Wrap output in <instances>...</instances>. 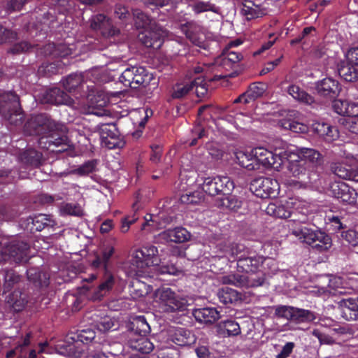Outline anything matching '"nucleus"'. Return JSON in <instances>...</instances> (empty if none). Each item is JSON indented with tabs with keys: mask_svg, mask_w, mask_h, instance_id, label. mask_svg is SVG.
Wrapping results in <instances>:
<instances>
[{
	"mask_svg": "<svg viewBox=\"0 0 358 358\" xmlns=\"http://www.w3.org/2000/svg\"><path fill=\"white\" fill-rule=\"evenodd\" d=\"M27 229L31 233L41 231L45 227L52 226V220L48 215L39 214L34 217H29L27 220Z\"/></svg>",
	"mask_w": 358,
	"mask_h": 358,
	"instance_id": "nucleus-32",
	"label": "nucleus"
},
{
	"mask_svg": "<svg viewBox=\"0 0 358 358\" xmlns=\"http://www.w3.org/2000/svg\"><path fill=\"white\" fill-rule=\"evenodd\" d=\"M32 48L33 45L27 41H21L13 44L8 50V52L13 55L22 54L29 52Z\"/></svg>",
	"mask_w": 358,
	"mask_h": 358,
	"instance_id": "nucleus-60",
	"label": "nucleus"
},
{
	"mask_svg": "<svg viewBox=\"0 0 358 358\" xmlns=\"http://www.w3.org/2000/svg\"><path fill=\"white\" fill-rule=\"evenodd\" d=\"M234 189V181L228 176L208 177L202 184L203 191L212 196L230 194Z\"/></svg>",
	"mask_w": 358,
	"mask_h": 358,
	"instance_id": "nucleus-6",
	"label": "nucleus"
},
{
	"mask_svg": "<svg viewBox=\"0 0 358 358\" xmlns=\"http://www.w3.org/2000/svg\"><path fill=\"white\" fill-rule=\"evenodd\" d=\"M264 261V257L251 248L245 257L238 260L237 268L241 272L255 273Z\"/></svg>",
	"mask_w": 358,
	"mask_h": 358,
	"instance_id": "nucleus-17",
	"label": "nucleus"
},
{
	"mask_svg": "<svg viewBox=\"0 0 358 358\" xmlns=\"http://www.w3.org/2000/svg\"><path fill=\"white\" fill-rule=\"evenodd\" d=\"M220 327L228 336H238L241 334V327L239 324L234 320H227L220 323Z\"/></svg>",
	"mask_w": 358,
	"mask_h": 358,
	"instance_id": "nucleus-49",
	"label": "nucleus"
},
{
	"mask_svg": "<svg viewBox=\"0 0 358 358\" xmlns=\"http://www.w3.org/2000/svg\"><path fill=\"white\" fill-rule=\"evenodd\" d=\"M136 79L133 87L136 88L139 86L146 87L152 85L155 87L157 85L156 78L152 73H150L145 67L138 66L136 69Z\"/></svg>",
	"mask_w": 358,
	"mask_h": 358,
	"instance_id": "nucleus-33",
	"label": "nucleus"
},
{
	"mask_svg": "<svg viewBox=\"0 0 358 358\" xmlns=\"http://www.w3.org/2000/svg\"><path fill=\"white\" fill-rule=\"evenodd\" d=\"M243 58L242 54L234 51H229L227 53H223L220 57L217 58L215 63L223 66H231L232 64L238 63L242 60Z\"/></svg>",
	"mask_w": 358,
	"mask_h": 358,
	"instance_id": "nucleus-44",
	"label": "nucleus"
},
{
	"mask_svg": "<svg viewBox=\"0 0 358 358\" xmlns=\"http://www.w3.org/2000/svg\"><path fill=\"white\" fill-rule=\"evenodd\" d=\"M220 302L224 305L234 304L241 300L242 294L228 287L220 288L217 294Z\"/></svg>",
	"mask_w": 358,
	"mask_h": 358,
	"instance_id": "nucleus-35",
	"label": "nucleus"
},
{
	"mask_svg": "<svg viewBox=\"0 0 358 358\" xmlns=\"http://www.w3.org/2000/svg\"><path fill=\"white\" fill-rule=\"evenodd\" d=\"M99 132L101 144L108 149L120 148L124 143L121 141L120 134L114 123L101 124L99 126Z\"/></svg>",
	"mask_w": 358,
	"mask_h": 358,
	"instance_id": "nucleus-12",
	"label": "nucleus"
},
{
	"mask_svg": "<svg viewBox=\"0 0 358 358\" xmlns=\"http://www.w3.org/2000/svg\"><path fill=\"white\" fill-rule=\"evenodd\" d=\"M29 250V245L22 241H14L7 248L10 259L16 263L27 262Z\"/></svg>",
	"mask_w": 358,
	"mask_h": 358,
	"instance_id": "nucleus-20",
	"label": "nucleus"
},
{
	"mask_svg": "<svg viewBox=\"0 0 358 358\" xmlns=\"http://www.w3.org/2000/svg\"><path fill=\"white\" fill-rule=\"evenodd\" d=\"M159 227L157 217L151 214H148L144 217V222L141 224V229L151 232Z\"/></svg>",
	"mask_w": 358,
	"mask_h": 358,
	"instance_id": "nucleus-57",
	"label": "nucleus"
},
{
	"mask_svg": "<svg viewBox=\"0 0 358 358\" xmlns=\"http://www.w3.org/2000/svg\"><path fill=\"white\" fill-rule=\"evenodd\" d=\"M97 275L90 274L88 278L83 279L81 289L92 301H101L115 285V278L111 272H104L98 283Z\"/></svg>",
	"mask_w": 358,
	"mask_h": 358,
	"instance_id": "nucleus-3",
	"label": "nucleus"
},
{
	"mask_svg": "<svg viewBox=\"0 0 358 358\" xmlns=\"http://www.w3.org/2000/svg\"><path fill=\"white\" fill-rule=\"evenodd\" d=\"M158 250L154 245L143 246L135 251L132 264L137 268H144L146 267L158 265Z\"/></svg>",
	"mask_w": 358,
	"mask_h": 358,
	"instance_id": "nucleus-11",
	"label": "nucleus"
},
{
	"mask_svg": "<svg viewBox=\"0 0 358 358\" xmlns=\"http://www.w3.org/2000/svg\"><path fill=\"white\" fill-rule=\"evenodd\" d=\"M115 252V248L111 245H104L99 253L95 255L92 262V266L94 268H103L104 272H110L108 265L110 259Z\"/></svg>",
	"mask_w": 358,
	"mask_h": 358,
	"instance_id": "nucleus-25",
	"label": "nucleus"
},
{
	"mask_svg": "<svg viewBox=\"0 0 358 358\" xmlns=\"http://www.w3.org/2000/svg\"><path fill=\"white\" fill-rule=\"evenodd\" d=\"M132 13H131L129 8L122 4H117L115 7L114 15L120 20L127 21L131 18Z\"/></svg>",
	"mask_w": 358,
	"mask_h": 358,
	"instance_id": "nucleus-62",
	"label": "nucleus"
},
{
	"mask_svg": "<svg viewBox=\"0 0 358 358\" xmlns=\"http://www.w3.org/2000/svg\"><path fill=\"white\" fill-rule=\"evenodd\" d=\"M252 150L259 169H260L262 166L278 168L284 163V159L288 160L286 152H280L279 155H276L262 147L255 148L252 149Z\"/></svg>",
	"mask_w": 358,
	"mask_h": 358,
	"instance_id": "nucleus-10",
	"label": "nucleus"
},
{
	"mask_svg": "<svg viewBox=\"0 0 358 358\" xmlns=\"http://www.w3.org/2000/svg\"><path fill=\"white\" fill-rule=\"evenodd\" d=\"M0 115L10 124L20 125L24 119L20 99L13 90H0Z\"/></svg>",
	"mask_w": 358,
	"mask_h": 358,
	"instance_id": "nucleus-2",
	"label": "nucleus"
},
{
	"mask_svg": "<svg viewBox=\"0 0 358 358\" xmlns=\"http://www.w3.org/2000/svg\"><path fill=\"white\" fill-rule=\"evenodd\" d=\"M169 338L179 346H190L196 341V337L192 331L182 327L170 329Z\"/></svg>",
	"mask_w": 358,
	"mask_h": 358,
	"instance_id": "nucleus-19",
	"label": "nucleus"
},
{
	"mask_svg": "<svg viewBox=\"0 0 358 358\" xmlns=\"http://www.w3.org/2000/svg\"><path fill=\"white\" fill-rule=\"evenodd\" d=\"M90 27L93 30H99L103 36L110 38L120 34V29L113 27L110 20L103 14H96L90 20Z\"/></svg>",
	"mask_w": 358,
	"mask_h": 358,
	"instance_id": "nucleus-15",
	"label": "nucleus"
},
{
	"mask_svg": "<svg viewBox=\"0 0 358 358\" xmlns=\"http://www.w3.org/2000/svg\"><path fill=\"white\" fill-rule=\"evenodd\" d=\"M41 53L52 58H66L72 55L73 51L72 48L65 43H49L41 48Z\"/></svg>",
	"mask_w": 358,
	"mask_h": 358,
	"instance_id": "nucleus-21",
	"label": "nucleus"
},
{
	"mask_svg": "<svg viewBox=\"0 0 358 358\" xmlns=\"http://www.w3.org/2000/svg\"><path fill=\"white\" fill-rule=\"evenodd\" d=\"M22 278V275H19L13 269L6 271L4 275V292H9L15 286H18L21 282Z\"/></svg>",
	"mask_w": 358,
	"mask_h": 358,
	"instance_id": "nucleus-45",
	"label": "nucleus"
},
{
	"mask_svg": "<svg viewBox=\"0 0 358 358\" xmlns=\"http://www.w3.org/2000/svg\"><path fill=\"white\" fill-rule=\"evenodd\" d=\"M242 11L248 20L257 18L264 15V10L251 0L243 1Z\"/></svg>",
	"mask_w": 358,
	"mask_h": 358,
	"instance_id": "nucleus-40",
	"label": "nucleus"
},
{
	"mask_svg": "<svg viewBox=\"0 0 358 358\" xmlns=\"http://www.w3.org/2000/svg\"><path fill=\"white\" fill-rule=\"evenodd\" d=\"M20 161L30 166L39 167L42 164L43 155L35 149H27L21 153Z\"/></svg>",
	"mask_w": 358,
	"mask_h": 358,
	"instance_id": "nucleus-37",
	"label": "nucleus"
},
{
	"mask_svg": "<svg viewBox=\"0 0 358 358\" xmlns=\"http://www.w3.org/2000/svg\"><path fill=\"white\" fill-rule=\"evenodd\" d=\"M266 89V85L263 83H252L245 92L248 99L245 100V104L249 103L261 97L265 92Z\"/></svg>",
	"mask_w": 358,
	"mask_h": 358,
	"instance_id": "nucleus-43",
	"label": "nucleus"
},
{
	"mask_svg": "<svg viewBox=\"0 0 358 358\" xmlns=\"http://www.w3.org/2000/svg\"><path fill=\"white\" fill-rule=\"evenodd\" d=\"M192 10L196 14H200L203 12L211 11L217 13V7L210 1H198L192 6Z\"/></svg>",
	"mask_w": 358,
	"mask_h": 358,
	"instance_id": "nucleus-52",
	"label": "nucleus"
},
{
	"mask_svg": "<svg viewBox=\"0 0 358 358\" xmlns=\"http://www.w3.org/2000/svg\"><path fill=\"white\" fill-rule=\"evenodd\" d=\"M294 204L292 199L286 201L285 204L275 206L274 204L268 205L267 210L268 213H273L275 217L281 219H287L291 217L292 213V205Z\"/></svg>",
	"mask_w": 358,
	"mask_h": 358,
	"instance_id": "nucleus-39",
	"label": "nucleus"
},
{
	"mask_svg": "<svg viewBox=\"0 0 358 358\" xmlns=\"http://www.w3.org/2000/svg\"><path fill=\"white\" fill-rule=\"evenodd\" d=\"M192 90L191 82L187 84L178 83L173 87L171 96L173 99H181Z\"/></svg>",
	"mask_w": 358,
	"mask_h": 358,
	"instance_id": "nucleus-58",
	"label": "nucleus"
},
{
	"mask_svg": "<svg viewBox=\"0 0 358 358\" xmlns=\"http://www.w3.org/2000/svg\"><path fill=\"white\" fill-rule=\"evenodd\" d=\"M115 325L113 318L109 316L101 317L100 320L96 322V327L100 331L106 332L111 329Z\"/></svg>",
	"mask_w": 358,
	"mask_h": 358,
	"instance_id": "nucleus-63",
	"label": "nucleus"
},
{
	"mask_svg": "<svg viewBox=\"0 0 358 358\" xmlns=\"http://www.w3.org/2000/svg\"><path fill=\"white\" fill-rule=\"evenodd\" d=\"M288 93L290 94L294 99L299 100L302 102L310 104L313 102V98L306 93L305 91L302 90L299 86L295 85H292L288 87Z\"/></svg>",
	"mask_w": 358,
	"mask_h": 358,
	"instance_id": "nucleus-48",
	"label": "nucleus"
},
{
	"mask_svg": "<svg viewBox=\"0 0 358 358\" xmlns=\"http://www.w3.org/2000/svg\"><path fill=\"white\" fill-rule=\"evenodd\" d=\"M298 158H301L305 164L308 162L314 166L320 165L322 163V156L316 150L312 148H302L301 155L297 156Z\"/></svg>",
	"mask_w": 358,
	"mask_h": 358,
	"instance_id": "nucleus-42",
	"label": "nucleus"
},
{
	"mask_svg": "<svg viewBox=\"0 0 358 358\" xmlns=\"http://www.w3.org/2000/svg\"><path fill=\"white\" fill-rule=\"evenodd\" d=\"M83 76L73 73L68 76L63 81V86L69 92H74L83 83Z\"/></svg>",
	"mask_w": 358,
	"mask_h": 358,
	"instance_id": "nucleus-50",
	"label": "nucleus"
},
{
	"mask_svg": "<svg viewBox=\"0 0 358 358\" xmlns=\"http://www.w3.org/2000/svg\"><path fill=\"white\" fill-rule=\"evenodd\" d=\"M90 106L93 108H103L106 105L107 100L105 96L100 92H97V95H88Z\"/></svg>",
	"mask_w": 358,
	"mask_h": 358,
	"instance_id": "nucleus-61",
	"label": "nucleus"
},
{
	"mask_svg": "<svg viewBox=\"0 0 358 358\" xmlns=\"http://www.w3.org/2000/svg\"><path fill=\"white\" fill-rule=\"evenodd\" d=\"M24 131L29 136H39L38 143L42 149L63 152L70 146L66 127L46 113L31 115L24 124Z\"/></svg>",
	"mask_w": 358,
	"mask_h": 358,
	"instance_id": "nucleus-1",
	"label": "nucleus"
},
{
	"mask_svg": "<svg viewBox=\"0 0 358 358\" xmlns=\"http://www.w3.org/2000/svg\"><path fill=\"white\" fill-rule=\"evenodd\" d=\"M190 233L184 227H175L169 229L159 233L156 237V242L159 243H168L170 242L182 243L189 241Z\"/></svg>",
	"mask_w": 358,
	"mask_h": 358,
	"instance_id": "nucleus-14",
	"label": "nucleus"
},
{
	"mask_svg": "<svg viewBox=\"0 0 358 358\" xmlns=\"http://www.w3.org/2000/svg\"><path fill=\"white\" fill-rule=\"evenodd\" d=\"M356 67L347 62H341L338 64V72L346 82L356 83L358 81V69Z\"/></svg>",
	"mask_w": 358,
	"mask_h": 358,
	"instance_id": "nucleus-36",
	"label": "nucleus"
},
{
	"mask_svg": "<svg viewBox=\"0 0 358 358\" xmlns=\"http://www.w3.org/2000/svg\"><path fill=\"white\" fill-rule=\"evenodd\" d=\"M29 281L35 287L39 288L47 287L50 283V275L48 273L42 272L38 268H29L27 270Z\"/></svg>",
	"mask_w": 358,
	"mask_h": 358,
	"instance_id": "nucleus-30",
	"label": "nucleus"
},
{
	"mask_svg": "<svg viewBox=\"0 0 358 358\" xmlns=\"http://www.w3.org/2000/svg\"><path fill=\"white\" fill-rule=\"evenodd\" d=\"M220 281L224 285H234L241 287H254L262 286L265 281V278L264 274L253 277L236 273L223 275Z\"/></svg>",
	"mask_w": 358,
	"mask_h": 358,
	"instance_id": "nucleus-13",
	"label": "nucleus"
},
{
	"mask_svg": "<svg viewBox=\"0 0 358 358\" xmlns=\"http://www.w3.org/2000/svg\"><path fill=\"white\" fill-rule=\"evenodd\" d=\"M129 347L142 354H149L154 349V345L146 336L129 337Z\"/></svg>",
	"mask_w": 358,
	"mask_h": 358,
	"instance_id": "nucleus-34",
	"label": "nucleus"
},
{
	"mask_svg": "<svg viewBox=\"0 0 358 358\" xmlns=\"http://www.w3.org/2000/svg\"><path fill=\"white\" fill-rule=\"evenodd\" d=\"M192 315L196 322L205 324H213L220 317V312L215 308H195Z\"/></svg>",
	"mask_w": 358,
	"mask_h": 358,
	"instance_id": "nucleus-24",
	"label": "nucleus"
},
{
	"mask_svg": "<svg viewBox=\"0 0 358 358\" xmlns=\"http://www.w3.org/2000/svg\"><path fill=\"white\" fill-rule=\"evenodd\" d=\"M196 24L194 22H187L180 25L181 31L193 43H196L198 38L195 33Z\"/></svg>",
	"mask_w": 358,
	"mask_h": 358,
	"instance_id": "nucleus-56",
	"label": "nucleus"
},
{
	"mask_svg": "<svg viewBox=\"0 0 358 358\" xmlns=\"http://www.w3.org/2000/svg\"><path fill=\"white\" fill-rule=\"evenodd\" d=\"M341 315L346 320H358V305L353 299H343L340 303Z\"/></svg>",
	"mask_w": 358,
	"mask_h": 358,
	"instance_id": "nucleus-31",
	"label": "nucleus"
},
{
	"mask_svg": "<svg viewBox=\"0 0 358 358\" xmlns=\"http://www.w3.org/2000/svg\"><path fill=\"white\" fill-rule=\"evenodd\" d=\"M138 66H130L127 68L121 74L120 80L126 86L132 87L136 79V71Z\"/></svg>",
	"mask_w": 358,
	"mask_h": 358,
	"instance_id": "nucleus-51",
	"label": "nucleus"
},
{
	"mask_svg": "<svg viewBox=\"0 0 358 358\" xmlns=\"http://www.w3.org/2000/svg\"><path fill=\"white\" fill-rule=\"evenodd\" d=\"M6 302L14 312L22 311L28 302L27 294L19 289H15L6 297Z\"/></svg>",
	"mask_w": 358,
	"mask_h": 358,
	"instance_id": "nucleus-27",
	"label": "nucleus"
},
{
	"mask_svg": "<svg viewBox=\"0 0 358 358\" xmlns=\"http://www.w3.org/2000/svg\"><path fill=\"white\" fill-rule=\"evenodd\" d=\"M224 196L220 200V206L227 209L236 211L242 206V201L236 196L230 194H222Z\"/></svg>",
	"mask_w": 358,
	"mask_h": 358,
	"instance_id": "nucleus-46",
	"label": "nucleus"
},
{
	"mask_svg": "<svg viewBox=\"0 0 358 358\" xmlns=\"http://www.w3.org/2000/svg\"><path fill=\"white\" fill-rule=\"evenodd\" d=\"M96 337V331L92 327H87L78 329L76 333H71L67 335V339L71 340L73 343L67 345L68 355L74 358L82 356L85 350L80 346V343L88 345L91 343Z\"/></svg>",
	"mask_w": 358,
	"mask_h": 358,
	"instance_id": "nucleus-5",
	"label": "nucleus"
},
{
	"mask_svg": "<svg viewBox=\"0 0 358 358\" xmlns=\"http://www.w3.org/2000/svg\"><path fill=\"white\" fill-rule=\"evenodd\" d=\"M250 190L262 199L275 197L278 194L279 185L276 180L262 177L250 182Z\"/></svg>",
	"mask_w": 358,
	"mask_h": 358,
	"instance_id": "nucleus-9",
	"label": "nucleus"
},
{
	"mask_svg": "<svg viewBox=\"0 0 358 358\" xmlns=\"http://www.w3.org/2000/svg\"><path fill=\"white\" fill-rule=\"evenodd\" d=\"M238 164L242 167L249 170H259L257 161L253 157L252 150L239 151L236 154Z\"/></svg>",
	"mask_w": 358,
	"mask_h": 358,
	"instance_id": "nucleus-38",
	"label": "nucleus"
},
{
	"mask_svg": "<svg viewBox=\"0 0 358 358\" xmlns=\"http://www.w3.org/2000/svg\"><path fill=\"white\" fill-rule=\"evenodd\" d=\"M156 295L164 306V312H183L187 310V300L177 295L171 288L158 289Z\"/></svg>",
	"mask_w": 358,
	"mask_h": 358,
	"instance_id": "nucleus-7",
	"label": "nucleus"
},
{
	"mask_svg": "<svg viewBox=\"0 0 358 358\" xmlns=\"http://www.w3.org/2000/svg\"><path fill=\"white\" fill-rule=\"evenodd\" d=\"M129 337L146 336L150 331V327L145 316L139 315L133 319L130 324Z\"/></svg>",
	"mask_w": 358,
	"mask_h": 358,
	"instance_id": "nucleus-28",
	"label": "nucleus"
},
{
	"mask_svg": "<svg viewBox=\"0 0 358 358\" xmlns=\"http://www.w3.org/2000/svg\"><path fill=\"white\" fill-rule=\"evenodd\" d=\"M164 36L162 29L154 27L145 29L138 34V38L145 47L159 49L164 43Z\"/></svg>",
	"mask_w": 358,
	"mask_h": 358,
	"instance_id": "nucleus-16",
	"label": "nucleus"
},
{
	"mask_svg": "<svg viewBox=\"0 0 358 358\" xmlns=\"http://www.w3.org/2000/svg\"><path fill=\"white\" fill-rule=\"evenodd\" d=\"M334 110L338 115L349 118L358 117V103L348 100L337 99L333 102Z\"/></svg>",
	"mask_w": 358,
	"mask_h": 358,
	"instance_id": "nucleus-23",
	"label": "nucleus"
},
{
	"mask_svg": "<svg viewBox=\"0 0 358 358\" xmlns=\"http://www.w3.org/2000/svg\"><path fill=\"white\" fill-rule=\"evenodd\" d=\"M293 309V306H279L275 310V315L278 317L291 320Z\"/></svg>",
	"mask_w": 358,
	"mask_h": 358,
	"instance_id": "nucleus-64",
	"label": "nucleus"
},
{
	"mask_svg": "<svg viewBox=\"0 0 358 358\" xmlns=\"http://www.w3.org/2000/svg\"><path fill=\"white\" fill-rule=\"evenodd\" d=\"M305 162L301 158L289 162L288 169L294 177H299L301 174H305Z\"/></svg>",
	"mask_w": 358,
	"mask_h": 358,
	"instance_id": "nucleus-53",
	"label": "nucleus"
},
{
	"mask_svg": "<svg viewBox=\"0 0 358 358\" xmlns=\"http://www.w3.org/2000/svg\"><path fill=\"white\" fill-rule=\"evenodd\" d=\"M69 95L59 87L47 89L41 95V101L43 103L61 105L67 103Z\"/></svg>",
	"mask_w": 358,
	"mask_h": 358,
	"instance_id": "nucleus-22",
	"label": "nucleus"
},
{
	"mask_svg": "<svg viewBox=\"0 0 358 358\" xmlns=\"http://www.w3.org/2000/svg\"><path fill=\"white\" fill-rule=\"evenodd\" d=\"M313 128L317 135L324 138L327 141L331 142L339 137L337 127L328 123L317 122L313 124Z\"/></svg>",
	"mask_w": 358,
	"mask_h": 358,
	"instance_id": "nucleus-26",
	"label": "nucleus"
},
{
	"mask_svg": "<svg viewBox=\"0 0 358 358\" xmlns=\"http://www.w3.org/2000/svg\"><path fill=\"white\" fill-rule=\"evenodd\" d=\"M192 90L195 88L198 97H203L208 92L207 84L203 77L199 76L191 81Z\"/></svg>",
	"mask_w": 358,
	"mask_h": 358,
	"instance_id": "nucleus-54",
	"label": "nucleus"
},
{
	"mask_svg": "<svg viewBox=\"0 0 358 358\" xmlns=\"http://www.w3.org/2000/svg\"><path fill=\"white\" fill-rule=\"evenodd\" d=\"M329 194L344 204L358 206V192L349 185L341 181H335L330 184Z\"/></svg>",
	"mask_w": 358,
	"mask_h": 358,
	"instance_id": "nucleus-8",
	"label": "nucleus"
},
{
	"mask_svg": "<svg viewBox=\"0 0 358 358\" xmlns=\"http://www.w3.org/2000/svg\"><path fill=\"white\" fill-rule=\"evenodd\" d=\"M292 234L319 252L326 251L331 246L330 236L321 231H315L301 226L294 229Z\"/></svg>",
	"mask_w": 358,
	"mask_h": 358,
	"instance_id": "nucleus-4",
	"label": "nucleus"
},
{
	"mask_svg": "<svg viewBox=\"0 0 358 358\" xmlns=\"http://www.w3.org/2000/svg\"><path fill=\"white\" fill-rule=\"evenodd\" d=\"M131 17L137 29H145L151 24L152 19L140 9H134Z\"/></svg>",
	"mask_w": 358,
	"mask_h": 358,
	"instance_id": "nucleus-47",
	"label": "nucleus"
},
{
	"mask_svg": "<svg viewBox=\"0 0 358 358\" xmlns=\"http://www.w3.org/2000/svg\"><path fill=\"white\" fill-rule=\"evenodd\" d=\"M338 81L331 78H326L316 83L315 90L320 96L327 99L336 98L341 91Z\"/></svg>",
	"mask_w": 358,
	"mask_h": 358,
	"instance_id": "nucleus-18",
	"label": "nucleus"
},
{
	"mask_svg": "<svg viewBox=\"0 0 358 358\" xmlns=\"http://www.w3.org/2000/svg\"><path fill=\"white\" fill-rule=\"evenodd\" d=\"M316 319L315 313L303 308L294 307L291 321L296 323L310 322Z\"/></svg>",
	"mask_w": 358,
	"mask_h": 358,
	"instance_id": "nucleus-41",
	"label": "nucleus"
},
{
	"mask_svg": "<svg viewBox=\"0 0 358 358\" xmlns=\"http://www.w3.org/2000/svg\"><path fill=\"white\" fill-rule=\"evenodd\" d=\"M98 164L97 159H91L85 162L83 164L79 166L75 172L79 176H87L95 171L96 167Z\"/></svg>",
	"mask_w": 358,
	"mask_h": 358,
	"instance_id": "nucleus-55",
	"label": "nucleus"
},
{
	"mask_svg": "<svg viewBox=\"0 0 358 358\" xmlns=\"http://www.w3.org/2000/svg\"><path fill=\"white\" fill-rule=\"evenodd\" d=\"M250 249V248L246 247L243 244L230 243L224 245L222 250L229 259H232V261L236 260L238 262V259L245 257Z\"/></svg>",
	"mask_w": 358,
	"mask_h": 358,
	"instance_id": "nucleus-29",
	"label": "nucleus"
},
{
	"mask_svg": "<svg viewBox=\"0 0 358 358\" xmlns=\"http://www.w3.org/2000/svg\"><path fill=\"white\" fill-rule=\"evenodd\" d=\"M17 38V32L0 25V45L5 43H11Z\"/></svg>",
	"mask_w": 358,
	"mask_h": 358,
	"instance_id": "nucleus-59",
	"label": "nucleus"
}]
</instances>
